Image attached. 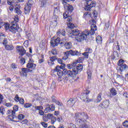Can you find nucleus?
I'll return each instance as SVG.
<instances>
[{"label":"nucleus","mask_w":128,"mask_h":128,"mask_svg":"<svg viewBox=\"0 0 128 128\" xmlns=\"http://www.w3.org/2000/svg\"><path fill=\"white\" fill-rule=\"evenodd\" d=\"M98 28H96V25L92 24L91 26V29L90 31L88 30H85L82 33H80V31L78 29H72L71 30V32L68 34V36L69 38H74L75 40L80 42H82V40H85L88 38V36H93L96 30Z\"/></svg>","instance_id":"1"},{"label":"nucleus","mask_w":128,"mask_h":128,"mask_svg":"<svg viewBox=\"0 0 128 128\" xmlns=\"http://www.w3.org/2000/svg\"><path fill=\"white\" fill-rule=\"evenodd\" d=\"M77 124L80 126V128H84L86 126V122L88 120V115L84 112H78L75 114L74 117Z\"/></svg>","instance_id":"2"},{"label":"nucleus","mask_w":128,"mask_h":128,"mask_svg":"<svg viewBox=\"0 0 128 128\" xmlns=\"http://www.w3.org/2000/svg\"><path fill=\"white\" fill-rule=\"evenodd\" d=\"M76 64H78V62H74L72 64H68L67 65L68 68V70H70L72 72L73 70H77L78 74V72H82V70L83 66L82 65L80 64H78L76 67Z\"/></svg>","instance_id":"3"},{"label":"nucleus","mask_w":128,"mask_h":128,"mask_svg":"<svg viewBox=\"0 0 128 128\" xmlns=\"http://www.w3.org/2000/svg\"><path fill=\"white\" fill-rule=\"evenodd\" d=\"M64 72L65 76H68L69 78H72L73 80L75 81L78 80V76H76L78 74V70H67L66 69L64 70Z\"/></svg>","instance_id":"4"},{"label":"nucleus","mask_w":128,"mask_h":128,"mask_svg":"<svg viewBox=\"0 0 128 128\" xmlns=\"http://www.w3.org/2000/svg\"><path fill=\"white\" fill-rule=\"evenodd\" d=\"M90 90H84L83 93L81 94V98H82L83 102H90L92 100V99H88V94H90Z\"/></svg>","instance_id":"5"},{"label":"nucleus","mask_w":128,"mask_h":128,"mask_svg":"<svg viewBox=\"0 0 128 128\" xmlns=\"http://www.w3.org/2000/svg\"><path fill=\"white\" fill-rule=\"evenodd\" d=\"M62 3L65 10H67L69 12H72L74 10V7L68 4V2L62 1Z\"/></svg>","instance_id":"6"},{"label":"nucleus","mask_w":128,"mask_h":128,"mask_svg":"<svg viewBox=\"0 0 128 128\" xmlns=\"http://www.w3.org/2000/svg\"><path fill=\"white\" fill-rule=\"evenodd\" d=\"M70 54H71V56H80V53L78 50H70L68 52H66L64 53V56L66 58V60L68 58V56H70Z\"/></svg>","instance_id":"7"},{"label":"nucleus","mask_w":128,"mask_h":128,"mask_svg":"<svg viewBox=\"0 0 128 128\" xmlns=\"http://www.w3.org/2000/svg\"><path fill=\"white\" fill-rule=\"evenodd\" d=\"M86 2L87 5L85 6V10L88 12V10H90L92 8L96 6V2H92V0H86Z\"/></svg>","instance_id":"8"},{"label":"nucleus","mask_w":128,"mask_h":128,"mask_svg":"<svg viewBox=\"0 0 128 128\" xmlns=\"http://www.w3.org/2000/svg\"><path fill=\"white\" fill-rule=\"evenodd\" d=\"M16 48L18 52H19V54L22 56L26 54V51L22 46H16Z\"/></svg>","instance_id":"9"},{"label":"nucleus","mask_w":128,"mask_h":128,"mask_svg":"<svg viewBox=\"0 0 128 128\" xmlns=\"http://www.w3.org/2000/svg\"><path fill=\"white\" fill-rule=\"evenodd\" d=\"M48 107H47L44 110V112H45V114H48V112H54V110H56V106H54V104H48Z\"/></svg>","instance_id":"10"},{"label":"nucleus","mask_w":128,"mask_h":128,"mask_svg":"<svg viewBox=\"0 0 128 128\" xmlns=\"http://www.w3.org/2000/svg\"><path fill=\"white\" fill-rule=\"evenodd\" d=\"M34 60L30 59L28 63L26 65V68H28V70H30V68H31L32 70H34V68L36 67V64H34Z\"/></svg>","instance_id":"11"},{"label":"nucleus","mask_w":128,"mask_h":128,"mask_svg":"<svg viewBox=\"0 0 128 128\" xmlns=\"http://www.w3.org/2000/svg\"><path fill=\"white\" fill-rule=\"evenodd\" d=\"M32 72V70H30L27 68H22V71L20 72V76H27L28 72Z\"/></svg>","instance_id":"12"},{"label":"nucleus","mask_w":128,"mask_h":128,"mask_svg":"<svg viewBox=\"0 0 128 128\" xmlns=\"http://www.w3.org/2000/svg\"><path fill=\"white\" fill-rule=\"evenodd\" d=\"M60 38H58L56 40H52L50 41V44L52 48H54V46H58V45L60 44Z\"/></svg>","instance_id":"13"},{"label":"nucleus","mask_w":128,"mask_h":128,"mask_svg":"<svg viewBox=\"0 0 128 128\" xmlns=\"http://www.w3.org/2000/svg\"><path fill=\"white\" fill-rule=\"evenodd\" d=\"M109 105H110V100H105L103 101L102 103H100L99 106L102 108H108Z\"/></svg>","instance_id":"14"},{"label":"nucleus","mask_w":128,"mask_h":128,"mask_svg":"<svg viewBox=\"0 0 128 128\" xmlns=\"http://www.w3.org/2000/svg\"><path fill=\"white\" fill-rule=\"evenodd\" d=\"M58 60V58L56 56H52L50 57V60H48V62L50 66L54 64V62Z\"/></svg>","instance_id":"15"},{"label":"nucleus","mask_w":128,"mask_h":128,"mask_svg":"<svg viewBox=\"0 0 128 128\" xmlns=\"http://www.w3.org/2000/svg\"><path fill=\"white\" fill-rule=\"evenodd\" d=\"M128 66H126V64H123L122 66H120V67H117L116 70L118 71L120 70L122 72H124V70H126Z\"/></svg>","instance_id":"16"},{"label":"nucleus","mask_w":128,"mask_h":128,"mask_svg":"<svg viewBox=\"0 0 128 128\" xmlns=\"http://www.w3.org/2000/svg\"><path fill=\"white\" fill-rule=\"evenodd\" d=\"M74 104H76V102H74V100L72 98H70L67 102V106H72Z\"/></svg>","instance_id":"17"},{"label":"nucleus","mask_w":128,"mask_h":128,"mask_svg":"<svg viewBox=\"0 0 128 128\" xmlns=\"http://www.w3.org/2000/svg\"><path fill=\"white\" fill-rule=\"evenodd\" d=\"M52 98V102H55L56 104H57L58 106H62V103L60 102V101L57 100L56 98L53 96Z\"/></svg>","instance_id":"18"},{"label":"nucleus","mask_w":128,"mask_h":128,"mask_svg":"<svg viewBox=\"0 0 128 128\" xmlns=\"http://www.w3.org/2000/svg\"><path fill=\"white\" fill-rule=\"evenodd\" d=\"M64 48H66V50H70L72 46V42H66L64 44Z\"/></svg>","instance_id":"19"},{"label":"nucleus","mask_w":128,"mask_h":128,"mask_svg":"<svg viewBox=\"0 0 128 128\" xmlns=\"http://www.w3.org/2000/svg\"><path fill=\"white\" fill-rule=\"evenodd\" d=\"M30 6H26L24 9V12L25 14H30Z\"/></svg>","instance_id":"20"},{"label":"nucleus","mask_w":128,"mask_h":128,"mask_svg":"<svg viewBox=\"0 0 128 128\" xmlns=\"http://www.w3.org/2000/svg\"><path fill=\"white\" fill-rule=\"evenodd\" d=\"M9 118L11 120H12L14 119V118H16V111L12 110V112L11 113V115H9Z\"/></svg>","instance_id":"21"},{"label":"nucleus","mask_w":128,"mask_h":128,"mask_svg":"<svg viewBox=\"0 0 128 128\" xmlns=\"http://www.w3.org/2000/svg\"><path fill=\"white\" fill-rule=\"evenodd\" d=\"M57 62H58V64H62L60 66L62 70H64V66H66V64L62 63V60L60 58H57Z\"/></svg>","instance_id":"22"},{"label":"nucleus","mask_w":128,"mask_h":128,"mask_svg":"<svg viewBox=\"0 0 128 128\" xmlns=\"http://www.w3.org/2000/svg\"><path fill=\"white\" fill-rule=\"evenodd\" d=\"M96 42L98 44H102V36H98L96 38Z\"/></svg>","instance_id":"23"},{"label":"nucleus","mask_w":128,"mask_h":128,"mask_svg":"<svg viewBox=\"0 0 128 128\" xmlns=\"http://www.w3.org/2000/svg\"><path fill=\"white\" fill-rule=\"evenodd\" d=\"M5 48L7 50H14V46L12 45H6L5 46Z\"/></svg>","instance_id":"24"},{"label":"nucleus","mask_w":128,"mask_h":128,"mask_svg":"<svg viewBox=\"0 0 128 128\" xmlns=\"http://www.w3.org/2000/svg\"><path fill=\"white\" fill-rule=\"evenodd\" d=\"M49 54L50 56H52L50 54H52L53 56H56V54H58V52L56 51V49H52V50L49 52Z\"/></svg>","instance_id":"25"},{"label":"nucleus","mask_w":128,"mask_h":128,"mask_svg":"<svg viewBox=\"0 0 128 128\" xmlns=\"http://www.w3.org/2000/svg\"><path fill=\"white\" fill-rule=\"evenodd\" d=\"M60 34H62V36H66V31L64 30H60L57 32V35L60 36Z\"/></svg>","instance_id":"26"},{"label":"nucleus","mask_w":128,"mask_h":128,"mask_svg":"<svg viewBox=\"0 0 128 128\" xmlns=\"http://www.w3.org/2000/svg\"><path fill=\"white\" fill-rule=\"evenodd\" d=\"M18 30V28L16 27H12L10 26V30L12 32L13 34H16V30Z\"/></svg>","instance_id":"27"},{"label":"nucleus","mask_w":128,"mask_h":128,"mask_svg":"<svg viewBox=\"0 0 128 128\" xmlns=\"http://www.w3.org/2000/svg\"><path fill=\"white\" fill-rule=\"evenodd\" d=\"M40 7L44 8L45 6V4H46V2H48V0H40Z\"/></svg>","instance_id":"28"},{"label":"nucleus","mask_w":128,"mask_h":128,"mask_svg":"<svg viewBox=\"0 0 128 128\" xmlns=\"http://www.w3.org/2000/svg\"><path fill=\"white\" fill-rule=\"evenodd\" d=\"M87 74L88 76V80H92V71H90V70H88Z\"/></svg>","instance_id":"29"},{"label":"nucleus","mask_w":128,"mask_h":128,"mask_svg":"<svg viewBox=\"0 0 128 128\" xmlns=\"http://www.w3.org/2000/svg\"><path fill=\"white\" fill-rule=\"evenodd\" d=\"M124 64V60L122 59H120L118 62L117 63V64L118 66H122V64Z\"/></svg>","instance_id":"30"},{"label":"nucleus","mask_w":128,"mask_h":128,"mask_svg":"<svg viewBox=\"0 0 128 128\" xmlns=\"http://www.w3.org/2000/svg\"><path fill=\"white\" fill-rule=\"evenodd\" d=\"M110 94H112V96H116V90L114 88H112L110 90Z\"/></svg>","instance_id":"31"},{"label":"nucleus","mask_w":128,"mask_h":128,"mask_svg":"<svg viewBox=\"0 0 128 128\" xmlns=\"http://www.w3.org/2000/svg\"><path fill=\"white\" fill-rule=\"evenodd\" d=\"M58 10H60V8L58 7L54 8V16H56V14H58Z\"/></svg>","instance_id":"32"},{"label":"nucleus","mask_w":128,"mask_h":128,"mask_svg":"<svg viewBox=\"0 0 128 128\" xmlns=\"http://www.w3.org/2000/svg\"><path fill=\"white\" fill-rule=\"evenodd\" d=\"M64 74V70H63V72H62V71L60 70L57 72V75L58 76L59 78H62V75Z\"/></svg>","instance_id":"33"},{"label":"nucleus","mask_w":128,"mask_h":128,"mask_svg":"<svg viewBox=\"0 0 128 128\" xmlns=\"http://www.w3.org/2000/svg\"><path fill=\"white\" fill-rule=\"evenodd\" d=\"M69 16H70L69 14H68V11H66L63 14V16H64V20H66L67 18H68Z\"/></svg>","instance_id":"34"},{"label":"nucleus","mask_w":128,"mask_h":128,"mask_svg":"<svg viewBox=\"0 0 128 128\" xmlns=\"http://www.w3.org/2000/svg\"><path fill=\"white\" fill-rule=\"evenodd\" d=\"M60 68H62V66H57L56 68L54 70V72H59L60 70Z\"/></svg>","instance_id":"35"},{"label":"nucleus","mask_w":128,"mask_h":128,"mask_svg":"<svg viewBox=\"0 0 128 128\" xmlns=\"http://www.w3.org/2000/svg\"><path fill=\"white\" fill-rule=\"evenodd\" d=\"M84 60V57H80L78 59L77 62H78L79 64H80V62H82Z\"/></svg>","instance_id":"36"},{"label":"nucleus","mask_w":128,"mask_h":128,"mask_svg":"<svg viewBox=\"0 0 128 128\" xmlns=\"http://www.w3.org/2000/svg\"><path fill=\"white\" fill-rule=\"evenodd\" d=\"M14 12L18 14H22V11L20 10L18 8H16L14 10Z\"/></svg>","instance_id":"37"},{"label":"nucleus","mask_w":128,"mask_h":128,"mask_svg":"<svg viewBox=\"0 0 128 128\" xmlns=\"http://www.w3.org/2000/svg\"><path fill=\"white\" fill-rule=\"evenodd\" d=\"M102 93H100L97 96V102H102Z\"/></svg>","instance_id":"38"},{"label":"nucleus","mask_w":128,"mask_h":128,"mask_svg":"<svg viewBox=\"0 0 128 128\" xmlns=\"http://www.w3.org/2000/svg\"><path fill=\"white\" fill-rule=\"evenodd\" d=\"M35 110H44V107L42 106H35Z\"/></svg>","instance_id":"39"},{"label":"nucleus","mask_w":128,"mask_h":128,"mask_svg":"<svg viewBox=\"0 0 128 128\" xmlns=\"http://www.w3.org/2000/svg\"><path fill=\"white\" fill-rule=\"evenodd\" d=\"M4 112H6L4 108V107H0V114H4Z\"/></svg>","instance_id":"40"},{"label":"nucleus","mask_w":128,"mask_h":128,"mask_svg":"<svg viewBox=\"0 0 128 128\" xmlns=\"http://www.w3.org/2000/svg\"><path fill=\"white\" fill-rule=\"evenodd\" d=\"M20 62L21 64H26V58H22L21 60H20Z\"/></svg>","instance_id":"41"},{"label":"nucleus","mask_w":128,"mask_h":128,"mask_svg":"<svg viewBox=\"0 0 128 128\" xmlns=\"http://www.w3.org/2000/svg\"><path fill=\"white\" fill-rule=\"evenodd\" d=\"M68 26L69 28H74V24L72 23H69L68 24Z\"/></svg>","instance_id":"42"},{"label":"nucleus","mask_w":128,"mask_h":128,"mask_svg":"<svg viewBox=\"0 0 128 128\" xmlns=\"http://www.w3.org/2000/svg\"><path fill=\"white\" fill-rule=\"evenodd\" d=\"M26 116L24 115H23L22 114H20L18 116V120H24V118Z\"/></svg>","instance_id":"43"},{"label":"nucleus","mask_w":128,"mask_h":128,"mask_svg":"<svg viewBox=\"0 0 128 128\" xmlns=\"http://www.w3.org/2000/svg\"><path fill=\"white\" fill-rule=\"evenodd\" d=\"M2 44H3L4 46H6L8 45V39H6V38H4V39Z\"/></svg>","instance_id":"44"},{"label":"nucleus","mask_w":128,"mask_h":128,"mask_svg":"<svg viewBox=\"0 0 128 128\" xmlns=\"http://www.w3.org/2000/svg\"><path fill=\"white\" fill-rule=\"evenodd\" d=\"M56 82H52V85H51V86H50V88L52 90H54V88H56Z\"/></svg>","instance_id":"45"},{"label":"nucleus","mask_w":128,"mask_h":128,"mask_svg":"<svg viewBox=\"0 0 128 128\" xmlns=\"http://www.w3.org/2000/svg\"><path fill=\"white\" fill-rule=\"evenodd\" d=\"M32 106V104L29 103H26L24 104V108H30Z\"/></svg>","instance_id":"46"},{"label":"nucleus","mask_w":128,"mask_h":128,"mask_svg":"<svg viewBox=\"0 0 128 128\" xmlns=\"http://www.w3.org/2000/svg\"><path fill=\"white\" fill-rule=\"evenodd\" d=\"M51 124H54V122H56V118L54 117L52 118H51Z\"/></svg>","instance_id":"47"},{"label":"nucleus","mask_w":128,"mask_h":128,"mask_svg":"<svg viewBox=\"0 0 128 128\" xmlns=\"http://www.w3.org/2000/svg\"><path fill=\"white\" fill-rule=\"evenodd\" d=\"M47 118H49V120H52V118H54V116L52 114H49L47 115Z\"/></svg>","instance_id":"48"},{"label":"nucleus","mask_w":128,"mask_h":128,"mask_svg":"<svg viewBox=\"0 0 128 128\" xmlns=\"http://www.w3.org/2000/svg\"><path fill=\"white\" fill-rule=\"evenodd\" d=\"M113 56H114V58H118V52H116V51H114V54H113Z\"/></svg>","instance_id":"49"},{"label":"nucleus","mask_w":128,"mask_h":128,"mask_svg":"<svg viewBox=\"0 0 128 128\" xmlns=\"http://www.w3.org/2000/svg\"><path fill=\"white\" fill-rule=\"evenodd\" d=\"M28 122V121L26 119H25L20 122V124H26Z\"/></svg>","instance_id":"50"},{"label":"nucleus","mask_w":128,"mask_h":128,"mask_svg":"<svg viewBox=\"0 0 128 128\" xmlns=\"http://www.w3.org/2000/svg\"><path fill=\"white\" fill-rule=\"evenodd\" d=\"M124 126L128 128V120H125L122 124Z\"/></svg>","instance_id":"51"},{"label":"nucleus","mask_w":128,"mask_h":128,"mask_svg":"<svg viewBox=\"0 0 128 128\" xmlns=\"http://www.w3.org/2000/svg\"><path fill=\"white\" fill-rule=\"evenodd\" d=\"M82 54L84 56L85 58H88V53L84 52Z\"/></svg>","instance_id":"52"},{"label":"nucleus","mask_w":128,"mask_h":128,"mask_svg":"<svg viewBox=\"0 0 128 128\" xmlns=\"http://www.w3.org/2000/svg\"><path fill=\"white\" fill-rule=\"evenodd\" d=\"M10 68H18V66H16V64L14 63H12L11 66H10Z\"/></svg>","instance_id":"53"},{"label":"nucleus","mask_w":128,"mask_h":128,"mask_svg":"<svg viewBox=\"0 0 128 128\" xmlns=\"http://www.w3.org/2000/svg\"><path fill=\"white\" fill-rule=\"evenodd\" d=\"M40 124H41L42 126H44V128H48V124H46V122H42Z\"/></svg>","instance_id":"54"},{"label":"nucleus","mask_w":128,"mask_h":128,"mask_svg":"<svg viewBox=\"0 0 128 128\" xmlns=\"http://www.w3.org/2000/svg\"><path fill=\"white\" fill-rule=\"evenodd\" d=\"M86 52H87V54H92V50L90 48H87L86 49Z\"/></svg>","instance_id":"55"},{"label":"nucleus","mask_w":128,"mask_h":128,"mask_svg":"<svg viewBox=\"0 0 128 128\" xmlns=\"http://www.w3.org/2000/svg\"><path fill=\"white\" fill-rule=\"evenodd\" d=\"M6 23L0 20V28H2V26H4Z\"/></svg>","instance_id":"56"},{"label":"nucleus","mask_w":128,"mask_h":128,"mask_svg":"<svg viewBox=\"0 0 128 128\" xmlns=\"http://www.w3.org/2000/svg\"><path fill=\"white\" fill-rule=\"evenodd\" d=\"M11 26L13 27V28H16V22L14 21H12L11 23Z\"/></svg>","instance_id":"57"},{"label":"nucleus","mask_w":128,"mask_h":128,"mask_svg":"<svg viewBox=\"0 0 128 128\" xmlns=\"http://www.w3.org/2000/svg\"><path fill=\"white\" fill-rule=\"evenodd\" d=\"M90 16V15L88 14V12H86L84 14V18H88Z\"/></svg>","instance_id":"58"},{"label":"nucleus","mask_w":128,"mask_h":128,"mask_svg":"<svg viewBox=\"0 0 128 128\" xmlns=\"http://www.w3.org/2000/svg\"><path fill=\"white\" fill-rule=\"evenodd\" d=\"M4 26L6 30H10V24H6Z\"/></svg>","instance_id":"59"},{"label":"nucleus","mask_w":128,"mask_h":128,"mask_svg":"<svg viewBox=\"0 0 128 128\" xmlns=\"http://www.w3.org/2000/svg\"><path fill=\"white\" fill-rule=\"evenodd\" d=\"M14 112H18V106L15 105L13 108Z\"/></svg>","instance_id":"60"},{"label":"nucleus","mask_w":128,"mask_h":128,"mask_svg":"<svg viewBox=\"0 0 128 128\" xmlns=\"http://www.w3.org/2000/svg\"><path fill=\"white\" fill-rule=\"evenodd\" d=\"M18 102L20 104H24V98H20Z\"/></svg>","instance_id":"61"},{"label":"nucleus","mask_w":128,"mask_h":128,"mask_svg":"<svg viewBox=\"0 0 128 128\" xmlns=\"http://www.w3.org/2000/svg\"><path fill=\"white\" fill-rule=\"evenodd\" d=\"M63 80L64 82H66L68 80V77L65 76L63 78Z\"/></svg>","instance_id":"62"},{"label":"nucleus","mask_w":128,"mask_h":128,"mask_svg":"<svg viewBox=\"0 0 128 128\" xmlns=\"http://www.w3.org/2000/svg\"><path fill=\"white\" fill-rule=\"evenodd\" d=\"M20 97L18 96V95L16 94L14 98V100L16 102H18L20 100Z\"/></svg>","instance_id":"63"},{"label":"nucleus","mask_w":128,"mask_h":128,"mask_svg":"<svg viewBox=\"0 0 128 128\" xmlns=\"http://www.w3.org/2000/svg\"><path fill=\"white\" fill-rule=\"evenodd\" d=\"M43 120L44 122H48V116L46 115H44Z\"/></svg>","instance_id":"64"}]
</instances>
